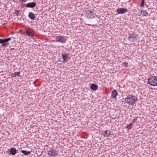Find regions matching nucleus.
I'll use <instances>...</instances> for the list:
<instances>
[{"instance_id": "nucleus-15", "label": "nucleus", "mask_w": 157, "mask_h": 157, "mask_svg": "<svg viewBox=\"0 0 157 157\" xmlns=\"http://www.w3.org/2000/svg\"><path fill=\"white\" fill-rule=\"evenodd\" d=\"M0 44H2V46L3 47H7L9 44L8 43H3V39H0Z\"/></svg>"}, {"instance_id": "nucleus-16", "label": "nucleus", "mask_w": 157, "mask_h": 157, "mask_svg": "<svg viewBox=\"0 0 157 157\" xmlns=\"http://www.w3.org/2000/svg\"><path fill=\"white\" fill-rule=\"evenodd\" d=\"M21 152L25 155H29L31 153V152L30 151H27L25 150L21 151Z\"/></svg>"}, {"instance_id": "nucleus-24", "label": "nucleus", "mask_w": 157, "mask_h": 157, "mask_svg": "<svg viewBox=\"0 0 157 157\" xmlns=\"http://www.w3.org/2000/svg\"><path fill=\"white\" fill-rule=\"evenodd\" d=\"M128 64V63H123V65H124L125 67H127Z\"/></svg>"}, {"instance_id": "nucleus-11", "label": "nucleus", "mask_w": 157, "mask_h": 157, "mask_svg": "<svg viewBox=\"0 0 157 157\" xmlns=\"http://www.w3.org/2000/svg\"><path fill=\"white\" fill-rule=\"evenodd\" d=\"M29 17L31 19L34 20L36 18L35 15L32 12H29L28 14Z\"/></svg>"}, {"instance_id": "nucleus-3", "label": "nucleus", "mask_w": 157, "mask_h": 157, "mask_svg": "<svg viewBox=\"0 0 157 157\" xmlns=\"http://www.w3.org/2000/svg\"><path fill=\"white\" fill-rule=\"evenodd\" d=\"M58 154V151L53 149L49 150L48 152V155L49 157H53L57 155Z\"/></svg>"}, {"instance_id": "nucleus-2", "label": "nucleus", "mask_w": 157, "mask_h": 157, "mask_svg": "<svg viewBox=\"0 0 157 157\" xmlns=\"http://www.w3.org/2000/svg\"><path fill=\"white\" fill-rule=\"evenodd\" d=\"M148 81L150 85L154 86H157V76H150Z\"/></svg>"}, {"instance_id": "nucleus-17", "label": "nucleus", "mask_w": 157, "mask_h": 157, "mask_svg": "<svg viewBox=\"0 0 157 157\" xmlns=\"http://www.w3.org/2000/svg\"><path fill=\"white\" fill-rule=\"evenodd\" d=\"M21 11L19 10H15L14 14L17 16L21 15Z\"/></svg>"}, {"instance_id": "nucleus-4", "label": "nucleus", "mask_w": 157, "mask_h": 157, "mask_svg": "<svg viewBox=\"0 0 157 157\" xmlns=\"http://www.w3.org/2000/svg\"><path fill=\"white\" fill-rule=\"evenodd\" d=\"M24 33H25L29 36H31L32 37H33L34 36V31L29 28L26 29H25V32L23 33V34Z\"/></svg>"}, {"instance_id": "nucleus-6", "label": "nucleus", "mask_w": 157, "mask_h": 157, "mask_svg": "<svg viewBox=\"0 0 157 157\" xmlns=\"http://www.w3.org/2000/svg\"><path fill=\"white\" fill-rule=\"evenodd\" d=\"M36 5V2H32L28 3L26 4H24V6L28 8H33L35 7Z\"/></svg>"}, {"instance_id": "nucleus-8", "label": "nucleus", "mask_w": 157, "mask_h": 157, "mask_svg": "<svg viewBox=\"0 0 157 157\" xmlns=\"http://www.w3.org/2000/svg\"><path fill=\"white\" fill-rule=\"evenodd\" d=\"M87 16L89 18H94L95 16H97L92 10H88L86 13Z\"/></svg>"}, {"instance_id": "nucleus-10", "label": "nucleus", "mask_w": 157, "mask_h": 157, "mask_svg": "<svg viewBox=\"0 0 157 157\" xmlns=\"http://www.w3.org/2000/svg\"><path fill=\"white\" fill-rule=\"evenodd\" d=\"M102 135L104 137H108L111 135V132L107 130H105L102 132Z\"/></svg>"}, {"instance_id": "nucleus-5", "label": "nucleus", "mask_w": 157, "mask_h": 157, "mask_svg": "<svg viewBox=\"0 0 157 157\" xmlns=\"http://www.w3.org/2000/svg\"><path fill=\"white\" fill-rule=\"evenodd\" d=\"M56 41L62 43H64L66 41L65 37L63 36H57L56 38Z\"/></svg>"}, {"instance_id": "nucleus-25", "label": "nucleus", "mask_w": 157, "mask_h": 157, "mask_svg": "<svg viewBox=\"0 0 157 157\" xmlns=\"http://www.w3.org/2000/svg\"><path fill=\"white\" fill-rule=\"evenodd\" d=\"M90 25V26L91 25Z\"/></svg>"}, {"instance_id": "nucleus-20", "label": "nucleus", "mask_w": 157, "mask_h": 157, "mask_svg": "<svg viewBox=\"0 0 157 157\" xmlns=\"http://www.w3.org/2000/svg\"><path fill=\"white\" fill-rule=\"evenodd\" d=\"M20 74V72H16L15 73H13L12 74V76L13 77H15L16 76V75H18V76Z\"/></svg>"}, {"instance_id": "nucleus-12", "label": "nucleus", "mask_w": 157, "mask_h": 157, "mask_svg": "<svg viewBox=\"0 0 157 157\" xmlns=\"http://www.w3.org/2000/svg\"><path fill=\"white\" fill-rule=\"evenodd\" d=\"M90 89L94 90H96L98 89V86L94 84H92L90 86Z\"/></svg>"}, {"instance_id": "nucleus-9", "label": "nucleus", "mask_w": 157, "mask_h": 157, "mask_svg": "<svg viewBox=\"0 0 157 157\" xmlns=\"http://www.w3.org/2000/svg\"><path fill=\"white\" fill-rule=\"evenodd\" d=\"M62 58L63 60V63H65V62H67L69 59V55L67 53H62Z\"/></svg>"}, {"instance_id": "nucleus-21", "label": "nucleus", "mask_w": 157, "mask_h": 157, "mask_svg": "<svg viewBox=\"0 0 157 157\" xmlns=\"http://www.w3.org/2000/svg\"><path fill=\"white\" fill-rule=\"evenodd\" d=\"M11 37H10L7 39H3V43H7V42L11 40Z\"/></svg>"}, {"instance_id": "nucleus-18", "label": "nucleus", "mask_w": 157, "mask_h": 157, "mask_svg": "<svg viewBox=\"0 0 157 157\" xmlns=\"http://www.w3.org/2000/svg\"><path fill=\"white\" fill-rule=\"evenodd\" d=\"M141 14L144 16H146L148 15V13L145 11L143 10L141 11Z\"/></svg>"}, {"instance_id": "nucleus-23", "label": "nucleus", "mask_w": 157, "mask_h": 157, "mask_svg": "<svg viewBox=\"0 0 157 157\" xmlns=\"http://www.w3.org/2000/svg\"><path fill=\"white\" fill-rule=\"evenodd\" d=\"M27 0H19L20 2L22 3H23L27 1Z\"/></svg>"}, {"instance_id": "nucleus-1", "label": "nucleus", "mask_w": 157, "mask_h": 157, "mask_svg": "<svg viewBox=\"0 0 157 157\" xmlns=\"http://www.w3.org/2000/svg\"><path fill=\"white\" fill-rule=\"evenodd\" d=\"M136 100L135 96L130 95H128L124 99L125 103L129 104L131 105H133Z\"/></svg>"}, {"instance_id": "nucleus-14", "label": "nucleus", "mask_w": 157, "mask_h": 157, "mask_svg": "<svg viewBox=\"0 0 157 157\" xmlns=\"http://www.w3.org/2000/svg\"><path fill=\"white\" fill-rule=\"evenodd\" d=\"M17 152L16 149L14 148H11L10 150V152L12 155H14L16 154Z\"/></svg>"}, {"instance_id": "nucleus-19", "label": "nucleus", "mask_w": 157, "mask_h": 157, "mask_svg": "<svg viewBox=\"0 0 157 157\" xmlns=\"http://www.w3.org/2000/svg\"><path fill=\"white\" fill-rule=\"evenodd\" d=\"M132 123L128 124L126 127V128L128 129H130L132 128Z\"/></svg>"}, {"instance_id": "nucleus-13", "label": "nucleus", "mask_w": 157, "mask_h": 157, "mask_svg": "<svg viewBox=\"0 0 157 157\" xmlns=\"http://www.w3.org/2000/svg\"><path fill=\"white\" fill-rule=\"evenodd\" d=\"M118 94L117 90H114L112 91L111 94V96L113 98H115Z\"/></svg>"}, {"instance_id": "nucleus-7", "label": "nucleus", "mask_w": 157, "mask_h": 157, "mask_svg": "<svg viewBox=\"0 0 157 157\" xmlns=\"http://www.w3.org/2000/svg\"><path fill=\"white\" fill-rule=\"evenodd\" d=\"M116 11L117 12V13L120 14L125 13L127 12L128 10L125 8H118L116 10Z\"/></svg>"}, {"instance_id": "nucleus-22", "label": "nucleus", "mask_w": 157, "mask_h": 157, "mask_svg": "<svg viewBox=\"0 0 157 157\" xmlns=\"http://www.w3.org/2000/svg\"><path fill=\"white\" fill-rule=\"evenodd\" d=\"M144 1L145 0H142L141 3L140 4V6L141 7H144Z\"/></svg>"}]
</instances>
